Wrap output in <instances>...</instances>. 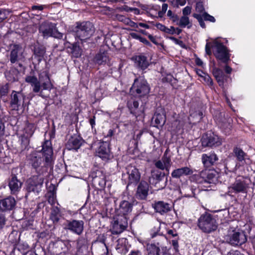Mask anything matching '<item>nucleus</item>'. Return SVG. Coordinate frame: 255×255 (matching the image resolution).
I'll return each instance as SVG.
<instances>
[{
  "label": "nucleus",
  "instance_id": "4468645a",
  "mask_svg": "<svg viewBox=\"0 0 255 255\" xmlns=\"http://www.w3.org/2000/svg\"><path fill=\"white\" fill-rule=\"evenodd\" d=\"M84 224V222L82 220H67L64 224V228L80 235L83 232Z\"/></svg>",
  "mask_w": 255,
  "mask_h": 255
},
{
  "label": "nucleus",
  "instance_id": "e433bc0d",
  "mask_svg": "<svg viewBox=\"0 0 255 255\" xmlns=\"http://www.w3.org/2000/svg\"><path fill=\"white\" fill-rule=\"evenodd\" d=\"M71 49V53L74 57L78 58L81 55L82 50L77 43H75L72 45Z\"/></svg>",
  "mask_w": 255,
  "mask_h": 255
},
{
  "label": "nucleus",
  "instance_id": "79ce46f5",
  "mask_svg": "<svg viewBox=\"0 0 255 255\" xmlns=\"http://www.w3.org/2000/svg\"><path fill=\"white\" fill-rule=\"evenodd\" d=\"M45 53V48L43 46L35 47L34 49V54L35 55L42 57Z\"/></svg>",
  "mask_w": 255,
  "mask_h": 255
},
{
  "label": "nucleus",
  "instance_id": "393cba45",
  "mask_svg": "<svg viewBox=\"0 0 255 255\" xmlns=\"http://www.w3.org/2000/svg\"><path fill=\"white\" fill-rule=\"evenodd\" d=\"M22 47L20 45H14L10 53V62L14 63L17 61L20 57L22 56Z\"/></svg>",
  "mask_w": 255,
  "mask_h": 255
},
{
  "label": "nucleus",
  "instance_id": "72a5a7b5",
  "mask_svg": "<svg viewBox=\"0 0 255 255\" xmlns=\"http://www.w3.org/2000/svg\"><path fill=\"white\" fill-rule=\"evenodd\" d=\"M179 26L182 28L187 27L188 28H190L192 27V24L190 21L189 18L187 16L182 15L179 22L177 23Z\"/></svg>",
  "mask_w": 255,
  "mask_h": 255
},
{
  "label": "nucleus",
  "instance_id": "49530a36",
  "mask_svg": "<svg viewBox=\"0 0 255 255\" xmlns=\"http://www.w3.org/2000/svg\"><path fill=\"white\" fill-rule=\"evenodd\" d=\"M202 16V18L206 21H209L212 22H215L216 21L215 18L213 16L209 14L207 12H203L202 14H201Z\"/></svg>",
  "mask_w": 255,
  "mask_h": 255
},
{
  "label": "nucleus",
  "instance_id": "f257e3e1",
  "mask_svg": "<svg viewBox=\"0 0 255 255\" xmlns=\"http://www.w3.org/2000/svg\"><path fill=\"white\" fill-rule=\"evenodd\" d=\"M42 153L39 151L32 152L27 156L28 164L37 174H44L52 164L53 149L51 143L46 140L42 144Z\"/></svg>",
  "mask_w": 255,
  "mask_h": 255
},
{
  "label": "nucleus",
  "instance_id": "09e8293b",
  "mask_svg": "<svg viewBox=\"0 0 255 255\" xmlns=\"http://www.w3.org/2000/svg\"><path fill=\"white\" fill-rule=\"evenodd\" d=\"M8 15V12L4 9H0V23L5 19Z\"/></svg>",
  "mask_w": 255,
  "mask_h": 255
},
{
  "label": "nucleus",
  "instance_id": "6e6d98bb",
  "mask_svg": "<svg viewBox=\"0 0 255 255\" xmlns=\"http://www.w3.org/2000/svg\"><path fill=\"white\" fill-rule=\"evenodd\" d=\"M167 233L169 236H171L172 237H175L177 236V233L176 231L174 230H168Z\"/></svg>",
  "mask_w": 255,
  "mask_h": 255
},
{
  "label": "nucleus",
  "instance_id": "a19ab883",
  "mask_svg": "<svg viewBox=\"0 0 255 255\" xmlns=\"http://www.w3.org/2000/svg\"><path fill=\"white\" fill-rule=\"evenodd\" d=\"M130 36L133 38L137 40H138L141 42L147 45H150V42L146 40L145 38L140 36L138 34H137L136 33L132 32L130 33Z\"/></svg>",
  "mask_w": 255,
  "mask_h": 255
},
{
  "label": "nucleus",
  "instance_id": "37998d69",
  "mask_svg": "<svg viewBox=\"0 0 255 255\" xmlns=\"http://www.w3.org/2000/svg\"><path fill=\"white\" fill-rule=\"evenodd\" d=\"M193 16L197 19L200 24V25L203 28H205L206 25L205 23L204 22L203 18H202V16L200 14L194 13L193 14Z\"/></svg>",
  "mask_w": 255,
  "mask_h": 255
},
{
  "label": "nucleus",
  "instance_id": "2eb2a0df",
  "mask_svg": "<svg viewBox=\"0 0 255 255\" xmlns=\"http://www.w3.org/2000/svg\"><path fill=\"white\" fill-rule=\"evenodd\" d=\"M25 96L21 93L13 91L11 94L9 107L11 111H18L21 106V102H23Z\"/></svg>",
  "mask_w": 255,
  "mask_h": 255
},
{
  "label": "nucleus",
  "instance_id": "69168bd1",
  "mask_svg": "<svg viewBox=\"0 0 255 255\" xmlns=\"http://www.w3.org/2000/svg\"><path fill=\"white\" fill-rule=\"evenodd\" d=\"M48 201L50 204L54 205L55 203V199L54 196H50L48 199Z\"/></svg>",
  "mask_w": 255,
  "mask_h": 255
},
{
  "label": "nucleus",
  "instance_id": "e2e57ef3",
  "mask_svg": "<svg viewBox=\"0 0 255 255\" xmlns=\"http://www.w3.org/2000/svg\"><path fill=\"white\" fill-rule=\"evenodd\" d=\"M169 38L172 40L176 44L180 45L181 43H182V41L178 40L177 38L174 37H170Z\"/></svg>",
  "mask_w": 255,
  "mask_h": 255
},
{
  "label": "nucleus",
  "instance_id": "13d9d810",
  "mask_svg": "<svg viewBox=\"0 0 255 255\" xmlns=\"http://www.w3.org/2000/svg\"><path fill=\"white\" fill-rule=\"evenodd\" d=\"M227 255H243L238 251L232 250L228 252Z\"/></svg>",
  "mask_w": 255,
  "mask_h": 255
},
{
  "label": "nucleus",
  "instance_id": "1a4fd4ad",
  "mask_svg": "<svg viewBox=\"0 0 255 255\" xmlns=\"http://www.w3.org/2000/svg\"><path fill=\"white\" fill-rule=\"evenodd\" d=\"M225 240L232 246L242 245L247 241V237L243 231L230 230L225 237Z\"/></svg>",
  "mask_w": 255,
  "mask_h": 255
},
{
  "label": "nucleus",
  "instance_id": "b1692460",
  "mask_svg": "<svg viewBox=\"0 0 255 255\" xmlns=\"http://www.w3.org/2000/svg\"><path fill=\"white\" fill-rule=\"evenodd\" d=\"M132 210V205L127 201H123L120 205L117 215H124L127 217L128 213Z\"/></svg>",
  "mask_w": 255,
  "mask_h": 255
},
{
  "label": "nucleus",
  "instance_id": "c756f323",
  "mask_svg": "<svg viewBox=\"0 0 255 255\" xmlns=\"http://www.w3.org/2000/svg\"><path fill=\"white\" fill-rule=\"evenodd\" d=\"M163 178H164V175L163 174H156L154 175L151 178H150L149 181L151 184H153V181L152 182V180H155V182L154 183V186L156 188L157 190H159L161 189H163L165 186V184H163L161 186H158L159 182Z\"/></svg>",
  "mask_w": 255,
  "mask_h": 255
},
{
  "label": "nucleus",
  "instance_id": "c03bdc74",
  "mask_svg": "<svg viewBox=\"0 0 255 255\" xmlns=\"http://www.w3.org/2000/svg\"><path fill=\"white\" fill-rule=\"evenodd\" d=\"M124 19L127 24L129 25L130 26L134 28H138V23L134 22V21L131 20L128 18H125L124 16H121V20H124Z\"/></svg>",
  "mask_w": 255,
  "mask_h": 255
},
{
  "label": "nucleus",
  "instance_id": "a18cd8bd",
  "mask_svg": "<svg viewBox=\"0 0 255 255\" xmlns=\"http://www.w3.org/2000/svg\"><path fill=\"white\" fill-rule=\"evenodd\" d=\"M8 92V86L7 84L0 87V98L5 96Z\"/></svg>",
  "mask_w": 255,
  "mask_h": 255
},
{
  "label": "nucleus",
  "instance_id": "338daca9",
  "mask_svg": "<svg viewBox=\"0 0 255 255\" xmlns=\"http://www.w3.org/2000/svg\"><path fill=\"white\" fill-rule=\"evenodd\" d=\"M195 63H196V65L200 66H203V61H202L201 59H200L199 58H196Z\"/></svg>",
  "mask_w": 255,
  "mask_h": 255
},
{
  "label": "nucleus",
  "instance_id": "473e14b6",
  "mask_svg": "<svg viewBox=\"0 0 255 255\" xmlns=\"http://www.w3.org/2000/svg\"><path fill=\"white\" fill-rule=\"evenodd\" d=\"M234 152L239 161L242 162L248 159L247 154L240 148H235L234 149Z\"/></svg>",
  "mask_w": 255,
  "mask_h": 255
},
{
  "label": "nucleus",
  "instance_id": "864d4df0",
  "mask_svg": "<svg viewBox=\"0 0 255 255\" xmlns=\"http://www.w3.org/2000/svg\"><path fill=\"white\" fill-rule=\"evenodd\" d=\"M128 105L129 108L136 109L138 108L139 103L136 101H133L132 102L130 101L128 102Z\"/></svg>",
  "mask_w": 255,
  "mask_h": 255
},
{
  "label": "nucleus",
  "instance_id": "4be33fe9",
  "mask_svg": "<svg viewBox=\"0 0 255 255\" xmlns=\"http://www.w3.org/2000/svg\"><path fill=\"white\" fill-rule=\"evenodd\" d=\"M152 207L156 212L161 215L166 213L170 210L169 204L163 201L155 202L152 204Z\"/></svg>",
  "mask_w": 255,
  "mask_h": 255
},
{
  "label": "nucleus",
  "instance_id": "0e129e2a",
  "mask_svg": "<svg viewBox=\"0 0 255 255\" xmlns=\"http://www.w3.org/2000/svg\"><path fill=\"white\" fill-rule=\"evenodd\" d=\"M44 6L42 5H33L32 6V10H42L43 9Z\"/></svg>",
  "mask_w": 255,
  "mask_h": 255
},
{
  "label": "nucleus",
  "instance_id": "ea45409f",
  "mask_svg": "<svg viewBox=\"0 0 255 255\" xmlns=\"http://www.w3.org/2000/svg\"><path fill=\"white\" fill-rule=\"evenodd\" d=\"M169 151V148H167L164 153V154L161 158V161L167 167L169 168L170 166L171 159L170 156L168 155Z\"/></svg>",
  "mask_w": 255,
  "mask_h": 255
},
{
  "label": "nucleus",
  "instance_id": "8fccbe9b",
  "mask_svg": "<svg viewBox=\"0 0 255 255\" xmlns=\"http://www.w3.org/2000/svg\"><path fill=\"white\" fill-rule=\"evenodd\" d=\"M155 166L161 170H163L164 169H166V170H168L169 168L167 167L164 164V163L161 160H158L155 163Z\"/></svg>",
  "mask_w": 255,
  "mask_h": 255
},
{
  "label": "nucleus",
  "instance_id": "f8f14e48",
  "mask_svg": "<svg viewBox=\"0 0 255 255\" xmlns=\"http://www.w3.org/2000/svg\"><path fill=\"white\" fill-rule=\"evenodd\" d=\"M201 141L204 147L218 146L222 144V139L215 133L209 131L203 135Z\"/></svg>",
  "mask_w": 255,
  "mask_h": 255
},
{
  "label": "nucleus",
  "instance_id": "bb28decb",
  "mask_svg": "<svg viewBox=\"0 0 255 255\" xmlns=\"http://www.w3.org/2000/svg\"><path fill=\"white\" fill-rule=\"evenodd\" d=\"M82 144V140L79 137H71L68 141L66 144L68 150H77Z\"/></svg>",
  "mask_w": 255,
  "mask_h": 255
},
{
  "label": "nucleus",
  "instance_id": "774afa93",
  "mask_svg": "<svg viewBox=\"0 0 255 255\" xmlns=\"http://www.w3.org/2000/svg\"><path fill=\"white\" fill-rule=\"evenodd\" d=\"M148 37L149 39L151 40V41H152L153 43L157 44V42L155 37L153 36L150 34H148Z\"/></svg>",
  "mask_w": 255,
  "mask_h": 255
},
{
  "label": "nucleus",
  "instance_id": "3c124183",
  "mask_svg": "<svg viewBox=\"0 0 255 255\" xmlns=\"http://www.w3.org/2000/svg\"><path fill=\"white\" fill-rule=\"evenodd\" d=\"M192 8L191 6H186L182 10V14L183 16H187L191 12Z\"/></svg>",
  "mask_w": 255,
  "mask_h": 255
},
{
  "label": "nucleus",
  "instance_id": "ddd939ff",
  "mask_svg": "<svg viewBox=\"0 0 255 255\" xmlns=\"http://www.w3.org/2000/svg\"><path fill=\"white\" fill-rule=\"evenodd\" d=\"M194 178L198 183H212L217 180L215 171L211 170H203L199 174L195 175Z\"/></svg>",
  "mask_w": 255,
  "mask_h": 255
},
{
  "label": "nucleus",
  "instance_id": "a878e982",
  "mask_svg": "<svg viewBox=\"0 0 255 255\" xmlns=\"http://www.w3.org/2000/svg\"><path fill=\"white\" fill-rule=\"evenodd\" d=\"M22 183L18 180L15 175H12L10 178L8 186L12 194H15L21 187Z\"/></svg>",
  "mask_w": 255,
  "mask_h": 255
},
{
  "label": "nucleus",
  "instance_id": "aec40b11",
  "mask_svg": "<svg viewBox=\"0 0 255 255\" xmlns=\"http://www.w3.org/2000/svg\"><path fill=\"white\" fill-rule=\"evenodd\" d=\"M16 205L15 199L11 196L0 200V210L2 211L12 210Z\"/></svg>",
  "mask_w": 255,
  "mask_h": 255
},
{
  "label": "nucleus",
  "instance_id": "5701e85b",
  "mask_svg": "<svg viewBox=\"0 0 255 255\" xmlns=\"http://www.w3.org/2000/svg\"><path fill=\"white\" fill-rule=\"evenodd\" d=\"M193 173L192 170L189 167H184L174 170L171 173V176L175 178H178L182 176H187Z\"/></svg>",
  "mask_w": 255,
  "mask_h": 255
},
{
  "label": "nucleus",
  "instance_id": "7c9ffc66",
  "mask_svg": "<svg viewBox=\"0 0 255 255\" xmlns=\"http://www.w3.org/2000/svg\"><path fill=\"white\" fill-rule=\"evenodd\" d=\"M153 119L157 127H162L166 121L165 115L163 111L160 113H156L154 116Z\"/></svg>",
  "mask_w": 255,
  "mask_h": 255
},
{
  "label": "nucleus",
  "instance_id": "20e7f679",
  "mask_svg": "<svg viewBox=\"0 0 255 255\" xmlns=\"http://www.w3.org/2000/svg\"><path fill=\"white\" fill-rule=\"evenodd\" d=\"M251 181L250 178L245 177L237 178L235 182L228 187L229 194L239 193H246L247 192Z\"/></svg>",
  "mask_w": 255,
  "mask_h": 255
},
{
  "label": "nucleus",
  "instance_id": "bf43d9fd",
  "mask_svg": "<svg viewBox=\"0 0 255 255\" xmlns=\"http://www.w3.org/2000/svg\"><path fill=\"white\" fill-rule=\"evenodd\" d=\"M206 52L208 55H211L212 52L211 50V47L209 43H207L206 45Z\"/></svg>",
  "mask_w": 255,
  "mask_h": 255
},
{
  "label": "nucleus",
  "instance_id": "dca6fc26",
  "mask_svg": "<svg viewBox=\"0 0 255 255\" xmlns=\"http://www.w3.org/2000/svg\"><path fill=\"white\" fill-rule=\"evenodd\" d=\"M96 153L98 156L104 160H108L113 157L110 151L109 144L106 142L100 143L96 150Z\"/></svg>",
  "mask_w": 255,
  "mask_h": 255
},
{
  "label": "nucleus",
  "instance_id": "c9c22d12",
  "mask_svg": "<svg viewBox=\"0 0 255 255\" xmlns=\"http://www.w3.org/2000/svg\"><path fill=\"white\" fill-rule=\"evenodd\" d=\"M196 73L198 76L201 77L203 80L208 85H213V80L206 73H204L201 70H197Z\"/></svg>",
  "mask_w": 255,
  "mask_h": 255
},
{
  "label": "nucleus",
  "instance_id": "5fc2aeb1",
  "mask_svg": "<svg viewBox=\"0 0 255 255\" xmlns=\"http://www.w3.org/2000/svg\"><path fill=\"white\" fill-rule=\"evenodd\" d=\"M165 33L173 34L176 33V29L173 26H170L169 28L166 27Z\"/></svg>",
  "mask_w": 255,
  "mask_h": 255
},
{
  "label": "nucleus",
  "instance_id": "f3484780",
  "mask_svg": "<svg viewBox=\"0 0 255 255\" xmlns=\"http://www.w3.org/2000/svg\"><path fill=\"white\" fill-rule=\"evenodd\" d=\"M128 175V184H136L140 179V174L138 170L134 166L129 165L127 167Z\"/></svg>",
  "mask_w": 255,
  "mask_h": 255
},
{
  "label": "nucleus",
  "instance_id": "f704fd0d",
  "mask_svg": "<svg viewBox=\"0 0 255 255\" xmlns=\"http://www.w3.org/2000/svg\"><path fill=\"white\" fill-rule=\"evenodd\" d=\"M147 255H160V248L155 244H151L147 246Z\"/></svg>",
  "mask_w": 255,
  "mask_h": 255
},
{
  "label": "nucleus",
  "instance_id": "680f3d73",
  "mask_svg": "<svg viewBox=\"0 0 255 255\" xmlns=\"http://www.w3.org/2000/svg\"><path fill=\"white\" fill-rule=\"evenodd\" d=\"M128 255H142V254L138 250H133L131 251Z\"/></svg>",
  "mask_w": 255,
  "mask_h": 255
},
{
  "label": "nucleus",
  "instance_id": "4d7b16f0",
  "mask_svg": "<svg viewBox=\"0 0 255 255\" xmlns=\"http://www.w3.org/2000/svg\"><path fill=\"white\" fill-rule=\"evenodd\" d=\"M156 27H157V29H159L160 30H161L164 32H165L166 28V27L165 25H164L161 23L156 24Z\"/></svg>",
  "mask_w": 255,
  "mask_h": 255
},
{
  "label": "nucleus",
  "instance_id": "6e6552de",
  "mask_svg": "<svg viewBox=\"0 0 255 255\" xmlns=\"http://www.w3.org/2000/svg\"><path fill=\"white\" fill-rule=\"evenodd\" d=\"M128 227V217L116 215L111 223L110 231L113 235H119L125 231Z\"/></svg>",
  "mask_w": 255,
  "mask_h": 255
},
{
  "label": "nucleus",
  "instance_id": "2f4dec72",
  "mask_svg": "<svg viewBox=\"0 0 255 255\" xmlns=\"http://www.w3.org/2000/svg\"><path fill=\"white\" fill-rule=\"evenodd\" d=\"M109 61V57L107 52L99 53L95 57V61L99 65L106 64Z\"/></svg>",
  "mask_w": 255,
  "mask_h": 255
},
{
  "label": "nucleus",
  "instance_id": "603ef678",
  "mask_svg": "<svg viewBox=\"0 0 255 255\" xmlns=\"http://www.w3.org/2000/svg\"><path fill=\"white\" fill-rule=\"evenodd\" d=\"M5 217L2 214H0V230H1L5 224Z\"/></svg>",
  "mask_w": 255,
  "mask_h": 255
},
{
  "label": "nucleus",
  "instance_id": "a211bd4d",
  "mask_svg": "<svg viewBox=\"0 0 255 255\" xmlns=\"http://www.w3.org/2000/svg\"><path fill=\"white\" fill-rule=\"evenodd\" d=\"M149 191V185L144 181H141L137 186L135 196L140 200L146 198Z\"/></svg>",
  "mask_w": 255,
  "mask_h": 255
},
{
  "label": "nucleus",
  "instance_id": "052dcab7",
  "mask_svg": "<svg viewBox=\"0 0 255 255\" xmlns=\"http://www.w3.org/2000/svg\"><path fill=\"white\" fill-rule=\"evenodd\" d=\"M172 22H177V23L179 22V18L177 15L176 14L173 15L171 17L169 18Z\"/></svg>",
  "mask_w": 255,
  "mask_h": 255
},
{
  "label": "nucleus",
  "instance_id": "423d86ee",
  "mask_svg": "<svg viewBox=\"0 0 255 255\" xmlns=\"http://www.w3.org/2000/svg\"><path fill=\"white\" fill-rule=\"evenodd\" d=\"M215 57L223 63H227L230 59V54L227 47L217 40L213 41L211 45Z\"/></svg>",
  "mask_w": 255,
  "mask_h": 255
},
{
  "label": "nucleus",
  "instance_id": "58836bf2",
  "mask_svg": "<svg viewBox=\"0 0 255 255\" xmlns=\"http://www.w3.org/2000/svg\"><path fill=\"white\" fill-rule=\"evenodd\" d=\"M59 209L58 208L53 209L50 215V219L53 223H57L59 220Z\"/></svg>",
  "mask_w": 255,
  "mask_h": 255
},
{
  "label": "nucleus",
  "instance_id": "6ab92c4d",
  "mask_svg": "<svg viewBox=\"0 0 255 255\" xmlns=\"http://www.w3.org/2000/svg\"><path fill=\"white\" fill-rule=\"evenodd\" d=\"M131 60L134 62L135 67L143 70L146 69L149 65L147 57L143 55L133 56Z\"/></svg>",
  "mask_w": 255,
  "mask_h": 255
},
{
  "label": "nucleus",
  "instance_id": "cd10ccee",
  "mask_svg": "<svg viewBox=\"0 0 255 255\" xmlns=\"http://www.w3.org/2000/svg\"><path fill=\"white\" fill-rule=\"evenodd\" d=\"M127 242V239L124 238L119 239L117 241V245L116 249L118 253L123 255H126L128 252L126 246Z\"/></svg>",
  "mask_w": 255,
  "mask_h": 255
},
{
  "label": "nucleus",
  "instance_id": "39448f33",
  "mask_svg": "<svg viewBox=\"0 0 255 255\" xmlns=\"http://www.w3.org/2000/svg\"><path fill=\"white\" fill-rule=\"evenodd\" d=\"M149 91L150 88L147 81L141 77L136 78L130 88L131 94L139 97L146 95Z\"/></svg>",
  "mask_w": 255,
  "mask_h": 255
},
{
  "label": "nucleus",
  "instance_id": "f03ea898",
  "mask_svg": "<svg viewBox=\"0 0 255 255\" xmlns=\"http://www.w3.org/2000/svg\"><path fill=\"white\" fill-rule=\"evenodd\" d=\"M25 81L31 85L32 92L38 93V95L41 97H43V90L50 91L53 88V85L47 71L40 72L38 74V78L34 75L26 76Z\"/></svg>",
  "mask_w": 255,
  "mask_h": 255
},
{
  "label": "nucleus",
  "instance_id": "c85d7f7f",
  "mask_svg": "<svg viewBox=\"0 0 255 255\" xmlns=\"http://www.w3.org/2000/svg\"><path fill=\"white\" fill-rule=\"evenodd\" d=\"M213 74L217 80L220 86H223L225 76L223 71L218 68H214Z\"/></svg>",
  "mask_w": 255,
  "mask_h": 255
},
{
  "label": "nucleus",
  "instance_id": "0eeeda50",
  "mask_svg": "<svg viewBox=\"0 0 255 255\" xmlns=\"http://www.w3.org/2000/svg\"><path fill=\"white\" fill-rule=\"evenodd\" d=\"M198 227L205 233H210L216 230L217 225L215 219L208 213L202 215L198 220Z\"/></svg>",
  "mask_w": 255,
  "mask_h": 255
},
{
  "label": "nucleus",
  "instance_id": "9b49d317",
  "mask_svg": "<svg viewBox=\"0 0 255 255\" xmlns=\"http://www.w3.org/2000/svg\"><path fill=\"white\" fill-rule=\"evenodd\" d=\"M39 31L40 33H42L44 37L50 36L58 38L62 37V34L57 31L55 24L51 22H44L42 23L39 27Z\"/></svg>",
  "mask_w": 255,
  "mask_h": 255
},
{
  "label": "nucleus",
  "instance_id": "de8ad7c7",
  "mask_svg": "<svg viewBox=\"0 0 255 255\" xmlns=\"http://www.w3.org/2000/svg\"><path fill=\"white\" fill-rule=\"evenodd\" d=\"M196 11L198 12V14H202L205 11L204 7L202 2H198L196 5Z\"/></svg>",
  "mask_w": 255,
  "mask_h": 255
},
{
  "label": "nucleus",
  "instance_id": "7ed1b4c3",
  "mask_svg": "<svg viewBox=\"0 0 255 255\" xmlns=\"http://www.w3.org/2000/svg\"><path fill=\"white\" fill-rule=\"evenodd\" d=\"M75 36L81 41H85L90 38L93 34L94 29L92 23L86 21L77 23L75 28Z\"/></svg>",
  "mask_w": 255,
  "mask_h": 255
},
{
  "label": "nucleus",
  "instance_id": "4c0bfd02",
  "mask_svg": "<svg viewBox=\"0 0 255 255\" xmlns=\"http://www.w3.org/2000/svg\"><path fill=\"white\" fill-rule=\"evenodd\" d=\"M35 130V126L33 124H28L24 128V131L26 137H31Z\"/></svg>",
  "mask_w": 255,
  "mask_h": 255
},
{
  "label": "nucleus",
  "instance_id": "412c9836",
  "mask_svg": "<svg viewBox=\"0 0 255 255\" xmlns=\"http://www.w3.org/2000/svg\"><path fill=\"white\" fill-rule=\"evenodd\" d=\"M218 159V157L215 153L203 154L202 155V163L206 167L213 165Z\"/></svg>",
  "mask_w": 255,
  "mask_h": 255
},
{
  "label": "nucleus",
  "instance_id": "9d476101",
  "mask_svg": "<svg viewBox=\"0 0 255 255\" xmlns=\"http://www.w3.org/2000/svg\"><path fill=\"white\" fill-rule=\"evenodd\" d=\"M44 174L34 175L27 181V190L38 194L41 190L44 183Z\"/></svg>",
  "mask_w": 255,
  "mask_h": 255
}]
</instances>
